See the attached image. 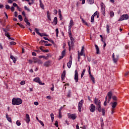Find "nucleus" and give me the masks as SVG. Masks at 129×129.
Returning <instances> with one entry per match:
<instances>
[{
  "instance_id": "obj_1",
  "label": "nucleus",
  "mask_w": 129,
  "mask_h": 129,
  "mask_svg": "<svg viewBox=\"0 0 129 129\" xmlns=\"http://www.w3.org/2000/svg\"><path fill=\"white\" fill-rule=\"evenodd\" d=\"M23 103V100L20 98H13L12 99L13 105H20Z\"/></svg>"
},
{
  "instance_id": "obj_2",
  "label": "nucleus",
  "mask_w": 129,
  "mask_h": 129,
  "mask_svg": "<svg viewBox=\"0 0 129 129\" xmlns=\"http://www.w3.org/2000/svg\"><path fill=\"white\" fill-rule=\"evenodd\" d=\"M107 97L108 98L107 103H109L110 102V100H111V98H112V100L113 101H116L117 100V97L115 96H112V92L111 91L107 93Z\"/></svg>"
},
{
  "instance_id": "obj_3",
  "label": "nucleus",
  "mask_w": 129,
  "mask_h": 129,
  "mask_svg": "<svg viewBox=\"0 0 129 129\" xmlns=\"http://www.w3.org/2000/svg\"><path fill=\"white\" fill-rule=\"evenodd\" d=\"M112 58L113 63H116L117 61H118V59H119V54H116L115 56V55H114V53H113Z\"/></svg>"
},
{
  "instance_id": "obj_4",
  "label": "nucleus",
  "mask_w": 129,
  "mask_h": 129,
  "mask_svg": "<svg viewBox=\"0 0 129 129\" xmlns=\"http://www.w3.org/2000/svg\"><path fill=\"white\" fill-rule=\"evenodd\" d=\"M84 101L83 100H81L78 103V110L79 112H81V108H82V106L83 105V103Z\"/></svg>"
},
{
  "instance_id": "obj_5",
  "label": "nucleus",
  "mask_w": 129,
  "mask_h": 129,
  "mask_svg": "<svg viewBox=\"0 0 129 129\" xmlns=\"http://www.w3.org/2000/svg\"><path fill=\"white\" fill-rule=\"evenodd\" d=\"M128 15L127 14L123 15H122L120 18L119 19V21H123L124 20H128Z\"/></svg>"
},
{
  "instance_id": "obj_6",
  "label": "nucleus",
  "mask_w": 129,
  "mask_h": 129,
  "mask_svg": "<svg viewBox=\"0 0 129 129\" xmlns=\"http://www.w3.org/2000/svg\"><path fill=\"white\" fill-rule=\"evenodd\" d=\"M79 75H78V71H77V70H76L75 71V77H74V79H75V82L77 83V82H78V80H79Z\"/></svg>"
},
{
  "instance_id": "obj_7",
  "label": "nucleus",
  "mask_w": 129,
  "mask_h": 129,
  "mask_svg": "<svg viewBox=\"0 0 129 129\" xmlns=\"http://www.w3.org/2000/svg\"><path fill=\"white\" fill-rule=\"evenodd\" d=\"M88 72L92 82H93V83H95V79H94V77H93V76L91 75V71H90V66H89Z\"/></svg>"
},
{
  "instance_id": "obj_8",
  "label": "nucleus",
  "mask_w": 129,
  "mask_h": 129,
  "mask_svg": "<svg viewBox=\"0 0 129 129\" xmlns=\"http://www.w3.org/2000/svg\"><path fill=\"white\" fill-rule=\"evenodd\" d=\"M33 81H35V82H37V83H39V84H40V85H45V83L41 82V81H40V78L37 77V78L34 79Z\"/></svg>"
},
{
  "instance_id": "obj_9",
  "label": "nucleus",
  "mask_w": 129,
  "mask_h": 129,
  "mask_svg": "<svg viewBox=\"0 0 129 129\" xmlns=\"http://www.w3.org/2000/svg\"><path fill=\"white\" fill-rule=\"evenodd\" d=\"M68 116L69 118H71L72 119H76V115L75 114L68 113Z\"/></svg>"
},
{
  "instance_id": "obj_10",
  "label": "nucleus",
  "mask_w": 129,
  "mask_h": 129,
  "mask_svg": "<svg viewBox=\"0 0 129 129\" xmlns=\"http://www.w3.org/2000/svg\"><path fill=\"white\" fill-rule=\"evenodd\" d=\"M94 103L97 107L100 106L101 105L100 100H98L97 98H95L94 100Z\"/></svg>"
},
{
  "instance_id": "obj_11",
  "label": "nucleus",
  "mask_w": 129,
  "mask_h": 129,
  "mask_svg": "<svg viewBox=\"0 0 129 129\" xmlns=\"http://www.w3.org/2000/svg\"><path fill=\"white\" fill-rule=\"evenodd\" d=\"M74 25V22H73V20H71L70 24L69 25V31H70L71 30V28H72V27H73Z\"/></svg>"
},
{
  "instance_id": "obj_12",
  "label": "nucleus",
  "mask_w": 129,
  "mask_h": 129,
  "mask_svg": "<svg viewBox=\"0 0 129 129\" xmlns=\"http://www.w3.org/2000/svg\"><path fill=\"white\" fill-rule=\"evenodd\" d=\"M90 110L91 112H94V111H95V106L92 104H91Z\"/></svg>"
},
{
  "instance_id": "obj_13",
  "label": "nucleus",
  "mask_w": 129,
  "mask_h": 129,
  "mask_svg": "<svg viewBox=\"0 0 129 129\" xmlns=\"http://www.w3.org/2000/svg\"><path fill=\"white\" fill-rule=\"evenodd\" d=\"M51 64V60H47V61L44 63V66L45 67H49Z\"/></svg>"
},
{
  "instance_id": "obj_14",
  "label": "nucleus",
  "mask_w": 129,
  "mask_h": 129,
  "mask_svg": "<svg viewBox=\"0 0 129 129\" xmlns=\"http://www.w3.org/2000/svg\"><path fill=\"white\" fill-rule=\"evenodd\" d=\"M110 104H111V106L113 109L115 108L116 107V105H117V102H112L110 103Z\"/></svg>"
},
{
  "instance_id": "obj_15",
  "label": "nucleus",
  "mask_w": 129,
  "mask_h": 129,
  "mask_svg": "<svg viewBox=\"0 0 129 129\" xmlns=\"http://www.w3.org/2000/svg\"><path fill=\"white\" fill-rule=\"evenodd\" d=\"M66 75V71H63L61 74V80L63 81L65 79V76Z\"/></svg>"
},
{
  "instance_id": "obj_16",
  "label": "nucleus",
  "mask_w": 129,
  "mask_h": 129,
  "mask_svg": "<svg viewBox=\"0 0 129 129\" xmlns=\"http://www.w3.org/2000/svg\"><path fill=\"white\" fill-rule=\"evenodd\" d=\"M24 21L25 23H26V24L28 25V26H31V23H30V22H29V20H28V18H27L26 17H25Z\"/></svg>"
},
{
  "instance_id": "obj_17",
  "label": "nucleus",
  "mask_w": 129,
  "mask_h": 129,
  "mask_svg": "<svg viewBox=\"0 0 129 129\" xmlns=\"http://www.w3.org/2000/svg\"><path fill=\"white\" fill-rule=\"evenodd\" d=\"M30 120H31L30 119V115H29V114H26V122L27 123H29Z\"/></svg>"
},
{
  "instance_id": "obj_18",
  "label": "nucleus",
  "mask_w": 129,
  "mask_h": 129,
  "mask_svg": "<svg viewBox=\"0 0 129 129\" xmlns=\"http://www.w3.org/2000/svg\"><path fill=\"white\" fill-rule=\"evenodd\" d=\"M72 65V60L71 59V60H70L69 62H68V63H67L68 68H69V69L71 68V66Z\"/></svg>"
},
{
  "instance_id": "obj_19",
  "label": "nucleus",
  "mask_w": 129,
  "mask_h": 129,
  "mask_svg": "<svg viewBox=\"0 0 129 129\" xmlns=\"http://www.w3.org/2000/svg\"><path fill=\"white\" fill-rule=\"evenodd\" d=\"M84 52V46H82L81 52H80V53H79V55L83 56Z\"/></svg>"
},
{
  "instance_id": "obj_20",
  "label": "nucleus",
  "mask_w": 129,
  "mask_h": 129,
  "mask_svg": "<svg viewBox=\"0 0 129 129\" xmlns=\"http://www.w3.org/2000/svg\"><path fill=\"white\" fill-rule=\"evenodd\" d=\"M53 23L55 25H57L58 23V18H57V17H54L53 19Z\"/></svg>"
},
{
  "instance_id": "obj_21",
  "label": "nucleus",
  "mask_w": 129,
  "mask_h": 129,
  "mask_svg": "<svg viewBox=\"0 0 129 129\" xmlns=\"http://www.w3.org/2000/svg\"><path fill=\"white\" fill-rule=\"evenodd\" d=\"M109 28H110L109 25L108 24H107L106 25V31L108 34H109V33H110V32L109 31V30H110Z\"/></svg>"
},
{
  "instance_id": "obj_22",
  "label": "nucleus",
  "mask_w": 129,
  "mask_h": 129,
  "mask_svg": "<svg viewBox=\"0 0 129 129\" xmlns=\"http://www.w3.org/2000/svg\"><path fill=\"white\" fill-rule=\"evenodd\" d=\"M73 36H69L70 38V40H71V43L72 44V45L73 44L74 42V38L73 37Z\"/></svg>"
},
{
  "instance_id": "obj_23",
  "label": "nucleus",
  "mask_w": 129,
  "mask_h": 129,
  "mask_svg": "<svg viewBox=\"0 0 129 129\" xmlns=\"http://www.w3.org/2000/svg\"><path fill=\"white\" fill-rule=\"evenodd\" d=\"M6 118L7 119V120L9 121V122H12V118L8 116V114H6Z\"/></svg>"
},
{
  "instance_id": "obj_24",
  "label": "nucleus",
  "mask_w": 129,
  "mask_h": 129,
  "mask_svg": "<svg viewBox=\"0 0 129 129\" xmlns=\"http://www.w3.org/2000/svg\"><path fill=\"white\" fill-rule=\"evenodd\" d=\"M10 58L13 60L14 63H16L17 59H16V58L14 56L11 55Z\"/></svg>"
},
{
  "instance_id": "obj_25",
  "label": "nucleus",
  "mask_w": 129,
  "mask_h": 129,
  "mask_svg": "<svg viewBox=\"0 0 129 129\" xmlns=\"http://www.w3.org/2000/svg\"><path fill=\"white\" fill-rule=\"evenodd\" d=\"M89 5H93L94 4V0H87Z\"/></svg>"
},
{
  "instance_id": "obj_26",
  "label": "nucleus",
  "mask_w": 129,
  "mask_h": 129,
  "mask_svg": "<svg viewBox=\"0 0 129 129\" xmlns=\"http://www.w3.org/2000/svg\"><path fill=\"white\" fill-rule=\"evenodd\" d=\"M39 4H40V8L43 10H44V5L43 4V3H42V1L41 0H39Z\"/></svg>"
},
{
  "instance_id": "obj_27",
  "label": "nucleus",
  "mask_w": 129,
  "mask_h": 129,
  "mask_svg": "<svg viewBox=\"0 0 129 129\" xmlns=\"http://www.w3.org/2000/svg\"><path fill=\"white\" fill-rule=\"evenodd\" d=\"M5 36L8 38V39H11V35L9 32H6L5 34Z\"/></svg>"
},
{
  "instance_id": "obj_28",
  "label": "nucleus",
  "mask_w": 129,
  "mask_h": 129,
  "mask_svg": "<svg viewBox=\"0 0 129 129\" xmlns=\"http://www.w3.org/2000/svg\"><path fill=\"white\" fill-rule=\"evenodd\" d=\"M34 31H35V33L37 34V35H39V36L41 35V33L39 32V29H38V28H35Z\"/></svg>"
},
{
  "instance_id": "obj_29",
  "label": "nucleus",
  "mask_w": 129,
  "mask_h": 129,
  "mask_svg": "<svg viewBox=\"0 0 129 129\" xmlns=\"http://www.w3.org/2000/svg\"><path fill=\"white\" fill-rule=\"evenodd\" d=\"M39 36H40V37H48V35L44 33H40V35H39Z\"/></svg>"
},
{
  "instance_id": "obj_30",
  "label": "nucleus",
  "mask_w": 129,
  "mask_h": 129,
  "mask_svg": "<svg viewBox=\"0 0 129 129\" xmlns=\"http://www.w3.org/2000/svg\"><path fill=\"white\" fill-rule=\"evenodd\" d=\"M110 16L111 18L114 17V13L113 12V11H110Z\"/></svg>"
},
{
  "instance_id": "obj_31",
  "label": "nucleus",
  "mask_w": 129,
  "mask_h": 129,
  "mask_svg": "<svg viewBox=\"0 0 129 129\" xmlns=\"http://www.w3.org/2000/svg\"><path fill=\"white\" fill-rule=\"evenodd\" d=\"M50 117L51 118V121H52V122H53V121H54V114L52 113H51Z\"/></svg>"
},
{
  "instance_id": "obj_32",
  "label": "nucleus",
  "mask_w": 129,
  "mask_h": 129,
  "mask_svg": "<svg viewBox=\"0 0 129 129\" xmlns=\"http://www.w3.org/2000/svg\"><path fill=\"white\" fill-rule=\"evenodd\" d=\"M18 19L20 21V22H22V21H23V17H22V15H18Z\"/></svg>"
},
{
  "instance_id": "obj_33",
  "label": "nucleus",
  "mask_w": 129,
  "mask_h": 129,
  "mask_svg": "<svg viewBox=\"0 0 129 129\" xmlns=\"http://www.w3.org/2000/svg\"><path fill=\"white\" fill-rule=\"evenodd\" d=\"M85 73V69H84L83 72H82L81 75V78H82L83 76H84V74Z\"/></svg>"
},
{
  "instance_id": "obj_34",
  "label": "nucleus",
  "mask_w": 129,
  "mask_h": 129,
  "mask_svg": "<svg viewBox=\"0 0 129 129\" xmlns=\"http://www.w3.org/2000/svg\"><path fill=\"white\" fill-rule=\"evenodd\" d=\"M55 32H56V37L58 38V35L59 34V30L58 29V28H56L55 29Z\"/></svg>"
},
{
  "instance_id": "obj_35",
  "label": "nucleus",
  "mask_w": 129,
  "mask_h": 129,
  "mask_svg": "<svg viewBox=\"0 0 129 129\" xmlns=\"http://www.w3.org/2000/svg\"><path fill=\"white\" fill-rule=\"evenodd\" d=\"M107 96H106L105 97V101L104 102V105L105 106H106V105L107 104Z\"/></svg>"
},
{
  "instance_id": "obj_36",
  "label": "nucleus",
  "mask_w": 129,
  "mask_h": 129,
  "mask_svg": "<svg viewBox=\"0 0 129 129\" xmlns=\"http://www.w3.org/2000/svg\"><path fill=\"white\" fill-rule=\"evenodd\" d=\"M68 46H69V51L71 50V44H70V41L68 42Z\"/></svg>"
},
{
  "instance_id": "obj_37",
  "label": "nucleus",
  "mask_w": 129,
  "mask_h": 129,
  "mask_svg": "<svg viewBox=\"0 0 129 129\" xmlns=\"http://www.w3.org/2000/svg\"><path fill=\"white\" fill-rule=\"evenodd\" d=\"M98 108V110L99 112H101L102 110H101V105L100 106H98V107H97Z\"/></svg>"
},
{
  "instance_id": "obj_38",
  "label": "nucleus",
  "mask_w": 129,
  "mask_h": 129,
  "mask_svg": "<svg viewBox=\"0 0 129 129\" xmlns=\"http://www.w3.org/2000/svg\"><path fill=\"white\" fill-rule=\"evenodd\" d=\"M36 63H38V64H43V61H42L41 59H38V60L36 61Z\"/></svg>"
},
{
  "instance_id": "obj_39",
  "label": "nucleus",
  "mask_w": 129,
  "mask_h": 129,
  "mask_svg": "<svg viewBox=\"0 0 129 129\" xmlns=\"http://www.w3.org/2000/svg\"><path fill=\"white\" fill-rule=\"evenodd\" d=\"M39 59L37 57H33V60H34V63H37V61H38Z\"/></svg>"
},
{
  "instance_id": "obj_40",
  "label": "nucleus",
  "mask_w": 129,
  "mask_h": 129,
  "mask_svg": "<svg viewBox=\"0 0 129 129\" xmlns=\"http://www.w3.org/2000/svg\"><path fill=\"white\" fill-rule=\"evenodd\" d=\"M102 115H105V109L104 108L102 109Z\"/></svg>"
},
{
  "instance_id": "obj_41",
  "label": "nucleus",
  "mask_w": 129,
  "mask_h": 129,
  "mask_svg": "<svg viewBox=\"0 0 129 129\" xmlns=\"http://www.w3.org/2000/svg\"><path fill=\"white\" fill-rule=\"evenodd\" d=\"M99 14V13H98V11H96L92 16H93V17H95L97 16V15H98Z\"/></svg>"
},
{
  "instance_id": "obj_42",
  "label": "nucleus",
  "mask_w": 129,
  "mask_h": 129,
  "mask_svg": "<svg viewBox=\"0 0 129 129\" xmlns=\"http://www.w3.org/2000/svg\"><path fill=\"white\" fill-rule=\"evenodd\" d=\"M94 22V16L92 15L91 18V22L93 23Z\"/></svg>"
},
{
  "instance_id": "obj_43",
  "label": "nucleus",
  "mask_w": 129,
  "mask_h": 129,
  "mask_svg": "<svg viewBox=\"0 0 129 129\" xmlns=\"http://www.w3.org/2000/svg\"><path fill=\"white\" fill-rule=\"evenodd\" d=\"M16 44H17V43H16L14 41H11L10 42V45H11V46H14V45H16Z\"/></svg>"
},
{
  "instance_id": "obj_44",
  "label": "nucleus",
  "mask_w": 129,
  "mask_h": 129,
  "mask_svg": "<svg viewBox=\"0 0 129 129\" xmlns=\"http://www.w3.org/2000/svg\"><path fill=\"white\" fill-rule=\"evenodd\" d=\"M51 17V14L49 11L47 12V18L50 17Z\"/></svg>"
},
{
  "instance_id": "obj_45",
  "label": "nucleus",
  "mask_w": 129,
  "mask_h": 129,
  "mask_svg": "<svg viewBox=\"0 0 129 129\" xmlns=\"http://www.w3.org/2000/svg\"><path fill=\"white\" fill-rule=\"evenodd\" d=\"M66 54V50H63L61 52V56H63V57L65 56Z\"/></svg>"
},
{
  "instance_id": "obj_46",
  "label": "nucleus",
  "mask_w": 129,
  "mask_h": 129,
  "mask_svg": "<svg viewBox=\"0 0 129 129\" xmlns=\"http://www.w3.org/2000/svg\"><path fill=\"white\" fill-rule=\"evenodd\" d=\"M101 11L102 12H104L105 11V8H104V7L103 6H101Z\"/></svg>"
},
{
  "instance_id": "obj_47",
  "label": "nucleus",
  "mask_w": 129,
  "mask_h": 129,
  "mask_svg": "<svg viewBox=\"0 0 129 129\" xmlns=\"http://www.w3.org/2000/svg\"><path fill=\"white\" fill-rule=\"evenodd\" d=\"M16 124L17 125H18V126H20V125H21V122L19 121V120H17L16 121Z\"/></svg>"
},
{
  "instance_id": "obj_48",
  "label": "nucleus",
  "mask_w": 129,
  "mask_h": 129,
  "mask_svg": "<svg viewBox=\"0 0 129 129\" xmlns=\"http://www.w3.org/2000/svg\"><path fill=\"white\" fill-rule=\"evenodd\" d=\"M6 10H10L11 9V7H10V5H6Z\"/></svg>"
},
{
  "instance_id": "obj_49",
  "label": "nucleus",
  "mask_w": 129,
  "mask_h": 129,
  "mask_svg": "<svg viewBox=\"0 0 129 129\" xmlns=\"http://www.w3.org/2000/svg\"><path fill=\"white\" fill-rule=\"evenodd\" d=\"M21 85H25L26 84V82L25 81H22L20 83Z\"/></svg>"
},
{
  "instance_id": "obj_50",
  "label": "nucleus",
  "mask_w": 129,
  "mask_h": 129,
  "mask_svg": "<svg viewBox=\"0 0 129 129\" xmlns=\"http://www.w3.org/2000/svg\"><path fill=\"white\" fill-rule=\"evenodd\" d=\"M24 9L26 11H28V12H30V9L27 6H25Z\"/></svg>"
},
{
  "instance_id": "obj_51",
  "label": "nucleus",
  "mask_w": 129,
  "mask_h": 129,
  "mask_svg": "<svg viewBox=\"0 0 129 129\" xmlns=\"http://www.w3.org/2000/svg\"><path fill=\"white\" fill-rule=\"evenodd\" d=\"M39 43H45V44H47L48 41L45 40H41Z\"/></svg>"
},
{
  "instance_id": "obj_52",
  "label": "nucleus",
  "mask_w": 129,
  "mask_h": 129,
  "mask_svg": "<svg viewBox=\"0 0 129 129\" xmlns=\"http://www.w3.org/2000/svg\"><path fill=\"white\" fill-rule=\"evenodd\" d=\"M39 123H40V124H41V125H42V126H45V124H44V123H43V121H42L41 120H39Z\"/></svg>"
},
{
  "instance_id": "obj_53",
  "label": "nucleus",
  "mask_w": 129,
  "mask_h": 129,
  "mask_svg": "<svg viewBox=\"0 0 129 129\" xmlns=\"http://www.w3.org/2000/svg\"><path fill=\"white\" fill-rule=\"evenodd\" d=\"M54 124L56 127H58L59 126V125H58V121L56 120Z\"/></svg>"
},
{
  "instance_id": "obj_54",
  "label": "nucleus",
  "mask_w": 129,
  "mask_h": 129,
  "mask_svg": "<svg viewBox=\"0 0 129 129\" xmlns=\"http://www.w3.org/2000/svg\"><path fill=\"white\" fill-rule=\"evenodd\" d=\"M68 34H69V37H70V36H73V35H72V34L71 33V30H69Z\"/></svg>"
},
{
  "instance_id": "obj_55",
  "label": "nucleus",
  "mask_w": 129,
  "mask_h": 129,
  "mask_svg": "<svg viewBox=\"0 0 129 129\" xmlns=\"http://www.w3.org/2000/svg\"><path fill=\"white\" fill-rule=\"evenodd\" d=\"M58 114H59V118H61V117H62V113L61 112H60V111H58Z\"/></svg>"
},
{
  "instance_id": "obj_56",
  "label": "nucleus",
  "mask_w": 129,
  "mask_h": 129,
  "mask_svg": "<svg viewBox=\"0 0 129 129\" xmlns=\"http://www.w3.org/2000/svg\"><path fill=\"white\" fill-rule=\"evenodd\" d=\"M43 48H45L44 46H40V47H39V49H40V50H41V51H42V52H43V51H44V49H43Z\"/></svg>"
},
{
  "instance_id": "obj_57",
  "label": "nucleus",
  "mask_w": 129,
  "mask_h": 129,
  "mask_svg": "<svg viewBox=\"0 0 129 129\" xmlns=\"http://www.w3.org/2000/svg\"><path fill=\"white\" fill-rule=\"evenodd\" d=\"M67 96H68V97H70L71 96V92L69 91L68 93Z\"/></svg>"
},
{
  "instance_id": "obj_58",
  "label": "nucleus",
  "mask_w": 129,
  "mask_h": 129,
  "mask_svg": "<svg viewBox=\"0 0 129 129\" xmlns=\"http://www.w3.org/2000/svg\"><path fill=\"white\" fill-rule=\"evenodd\" d=\"M13 7H18L19 6H18V4H17V3H13Z\"/></svg>"
},
{
  "instance_id": "obj_59",
  "label": "nucleus",
  "mask_w": 129,
  "mask_h": 129,
  "mask_svg": "<svg viewBox=\"0 0 129 129\" xmlns=\"http://www.w3.org/2000/svg\"><path fill=\"white\" fill-rule=\"evenodd\" d=\"M96 54H97V55L100 54V52H99V48L98 49H96Z\"/></svg>"
},
{
  "instance_id": "obj_60",
  "label": "nucleus",
  "mask_w": 129,
  "mask_h": 129,
  "mask_svg": "<svg viewBox=\"0 0 129 129\" xmlns=\"http://www.w3.org/2000/svg\"><path fill=\"white\" fill-rule=\"evenodd\" d=\"M52 87L50 88V90H51V91H54V84H52Z\"/></svg>"
},
{
  "instance_id": "obj_61",
  "label": "nucleus",
  "mask_w": 129,
  "mask_h": 129,
  "mask_svg": "<svg viewBox=\"0 0 129 129\" xmlns=\"http://www.w3.org/2000/svg\"><path fill=\"white\" fill-rule=\"evenodd\" d=\"M11 12H15V7L12 6L11 8Z\"/></svg>"
},
{
  "instance_id": "obj_62",
  "label": "nucleus",
  "mask_w": 129,
  "mask_h": 129,
  "mask_svg": "<svg viewBox=\"0 0 129 129\" xmlns=\"http://www.w3.org/2000/svg\"><path fill=\"white\" fill-rule=\"evenodd\" d=\"M38 58H39V59H42V58H45V56H44V55H40V56H39Z\"/></svg>"
},
{
  "instance_id": "obj_63",
  "label": "nucleus",
  "mask_w": 129,
  "mask_h": 129,
  "mask_svg": "<svg viewBox=\"0 0 129 129\" xmlns=\"http://www.w3.org/2000/svg\"><path fill=\"white\" fill-rule=\"evenodd\" d=\"M32 56H37V53H36L35 52H32Z\"/></svg>"
},
{
  "instance_id": "obj_64",
  "label": "nucleus",
  "mask_w": 129,
  "mask_h": 129,
  "mask_svg": "<svg viewBox=\"0 0 129 129\" xmlns=\"http://www.w3.org/2000/svg\"><path fill=\"white\" fill-rule=\"evenodd\" d=\"M8 3L9 4H13V1H12V0H8Z\"/></svg>"
}]
</instances>
